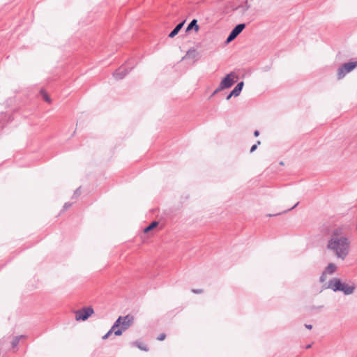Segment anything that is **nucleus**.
<instances>
[{
  "instance_id": "nucleus-22",
  "label": "nucleus",
  "mask_w": 357,
  "mask_h": 357,
  "mask_svg": "<svg viewBox=\"0 0 357 357\" xmlns=\"http://www.w3.org/2000/svg\"><path fill=\"white\" fill-rule=\"evenodd\" d=\"M126 330H123L122 328H119L116 330V331H114V334L115 335H117V336H119L122 334L123 331H125Z\"/></svg>"
},
{
  "instance_id": "nucleus-25",
  "label": "nucleus",
  "mask_w": 357,
  "mask_h": 357,
  "mask_svg": "<svg viewBox=\"0 0 357 357\" xmlns=\"http://www.w3.org/2000/svg\"><path fill=\"white\" fill-rule=\"evenodd\" d=\"M192 291L195 294H201L203 292V290L201 289H192Z\"/></svg>"
},
{
  "instance_id": "nucleus-21",
  "label": "nucleus",
  "mask_w": 357,
  "mask_h": 357,
  "mask_svg": "<svg viewBox=\"0 0 357 357\" xmlns=\"http://www.w3.org/2000/svg\"><path fill=\"white\" fill-rule=\"evenodd\" d=\"M260 144V141H257L256 144H253L251 148H250V153H252L254 152L257 148V146Z\"/></svg>"
},
{
  "instance_id": "nucleus-33",
  "label": "nucleus",
  "mask_w": 357,
  "mask_h": 357,
  "mask_svg": "<svg viewBox=\"0 0 357 357\" xmlns=\"http://www.w3.org/2000/svg\"><path fill=\"white\" fill-rule=\"evenodd\" d=\"M270 69H271V67L268 66L263 68V70L265 72L269 70Z\"/></svg>"
},
{
  "instance_id": "nucleus-29",
  "label": "nucleus",
  "mask_w": 357,
  "mask_h": 357,
  "mask_svg": "<svg viewBox=\"0 0 357 357\" xmlns=\"http://www.w3.org/2000/svg\"><path fill=\"white\" fill-rule=\"evenodd\" d=\"M135 344L137 345V347H138L140 349H142V350H144V351H147V349H146L145 347H143V346H142L141 344H138L137 342H136Z\"/></svg>"
},
{
  "instance_id": "nucleus-16",
  "label": "nucleus",
  "mask_w": 357,
  "mask_h": 357,
  "mask_svg": "<svg viewBox=\"0 0 357 357\" xmlns=\"http://www.w3.org/2000/svg\"><path fill=\"white\" fill-rule=\"evenodd\" d=\"M158 225V222L156 221L152 222L148 227L144 228V233H148L149 231L152 230L153 228H155Z\"/></svg>"
},
{
  "instance_id": "nucleus-12",
  "label": "nucleus",
  "mask_w": 357,
  "mask_h": 357,
  "mask_svg": "<svg viewBox=\"0 0 357 357\" xmlns=\"http://www.w3.org/2000/svg\"><path fill=\"white\" fill-rule=\"evenodd\" d=\"M244 82L243 81L239 82L235 87L231 91V95H234V97H237L241 94V92L243 88Z\"/></svg>"
},
{
  "instance_id": "nucleus-37",
  "label": "nucleus",
  "mask_w": 357,
  "mask_h": 357,
  "mask_svg": "<svg viewBox=\"0 0 357 357\" xmlns=\"http://www.w3.org/2000/svg\"><path fill=\"white\" fill-rule=\"evenodd\" d=\"M310 347H311V344H307V345L305 347V348H306V349H309V348H310Z\"/></svg>"
},
{
  "instance_id": "nucleus-26",
  "label": "nucleus",
  "mask_w": 357,
  "mask_h": 357,
  "mask_svg": "<svg viewBox=\"0 0 357 357\" xmlns=\"http://www.w3.org/2000/svg\"><path fill=\"white\" fill-rule=\"evenodd\" d=\"M326 273H324V271L322 275L320 277V281L321 282H324L326 280Z\"/></svg>"
},
{
  "instance_id": "nucleus-2",
  "label": "nucleus",
  "mask_w": 357,
  "mask_h": 357,
  "mask_svg": "<svg viewBox=\"0 0 357 357\" xmlns=\"http://www.w3.org/2000/svg\"><path fill=\"white\" fill-rule=\"evenodd\" d=\"M328 288L333 291H342L344 295H351L354 293L356 285L354 282H342L340 278H334L329 280Z\"/></svg>"
},
{
  "instance_id": "nucleus-5",
  "label": "nucleus",
  "mask_w": 357,
  "mask_h": 357,
  "mask_svg": "<svg viewBox=\"0 0 357 357\" xmlns=\"http://www.w3.org/2000/svg\"><path fill=\"white\" fill-rule=\"evenodd\" d=\"M94 311L91 307H83L81 310L75 311V319L77 321H85L86 320Z\"/></svg>"
},
{
  "instance_id": "nucleus-36",
  "label": "nucleus",
  "mask_w": 357,
  "mask_h": 357,
  "mask_svg": "<svg viewBox=\"0 0 357 357\" xmlns=\"http://www.w3.org/2000/svg\"><path fill=\"white\" fill-rule=\"evenodd\" d=\"M249 8H250V6L248 5V1H246V2H245V10L249 9Z\"/></svg>"
},
{
  "instance_id": "nucleus-19",
  "label": "nucleus",
  "mask_w": 357,
  "mask_h": 357,
  "mask_svg": "<svg viewBox=\"0 0 357 357\" xmlns=\"http://www.w3.org/2000/svg\"><path fill=\"white\" fill-rule=\"evenodd\" d=\"M122 319H123V317H121V316L119 317V318L116 319V321L113 324V325H114V327L122 328Z\"/></svg>"
},
{
  "instance_id": "nucleus-35",
  "label": "nucleus",
  "mask_w": 357,
  "mask_h": 357,
  "mask_svg": "<svg viewBox=\"0 0 357 357\" xmlns=\"http://www.w3.org/2000/svg\"><path fill=\"white\" fill-rule=\"evenodd\" d=\"M298 204V202L294 204L291 208L288 209L287 211H291V209L294 208Z\"/></svg>"
},
{
  "instance_id": "nucleus-10",
  "label": "nucleus",
  "mask_w": 357,
  "mask_h": 357,
  "mask_svg": "<svg viewBox=\"0 0 357 357\" xmlns=\"http://www.w3.org/2000/svg\"><path fill=\"white\" fill-rule=\"evenodd\" d=\"M185 22V20H183V21L181 22L180 23H178L174 27V29L169 33L168 37L173 38L174 36H176L180 30L183 28Z\"/></svg>"
},
{
  "instance_id": "nucleus-13",
  "label": "nucleus",
  "mask_w": 357,
  "mask_h": 357,
  "mask_svg": "<svg viewBox=\"0 0 357 357\" xmlns=\"http://www.w3.org/2000/svg\"><path fill=\"white\" fill-rule=\"evenodd\" d=\"M198 56H199V52L197 51L196 49H195L194 47H192L188 50L185 56L183 59H185V57L188 56L189 58L197 60Z\"/></svg>"
},
{
  "instance_id": "nucleus-27",
  "label": "nucleus",
  "mask_w": 357,
  "mask_h": 357,
  "mask_svg": "<svg viewBox=\"0 0 357 357\" xmlns=\"http://www.w3.org/2000/svg\"><path fill=\"white\" fill-rule=\"evenodd\" d=\"M112 333V332L109 330L103 337L102 339L105 340L109 337V335Z\"/></svg>"
},
{
  "instance_id": "nucleus-1",
  "label": "nucleus",
  "mask_w": 357,
  "mask_h": 357,
  "mask_svg": "<svg viewBox=\"0 0 357 357\" xmlns=\"http://www.w3.org/2000/svg\"><path fill=\"white\" fill-rule=\"evenodd\" d=\"M350 241L344 235L340 227L334 229L328 241L327 249L333 252L340 259H344L349 252Z\"/></svg>"
},
{
  "instance_id": "nucleus-20",
  "label": "nucleus",
  "mask_w": 357,
  "mask_h": 357,
  "mask_svg": "<svg viewBox=\"0 0 357 357\" xmlns=\"http://www.w3.org/2000/svg\"><path fill=\"white\" fill-rule=\"evenodd\" d=\"M222 91V89L220 88V86H218L216 89L211 93L208 99H211L212 97H213L215 95H216L220 91Z\"/></svg>"
},
{
  "instance_id": "nucleus-31",
  "label": "nucleus",
  "mask_w": 357,
  "mask_h": 357,
  "mask_svg": "<svg viewBox=\"0 0 357 357\" xmlns=\"http://www.w3.org/2000/svg\"><path fill=\"white\" fill-rule=\"evenodd\" d=\"M259 135V130H255V132H254V136L257 137H258Z\"/></svg>"
},
{
  "instance_id": "nucleus-30",
  "label": "nucleus",
  "mask_w": 357,
  "mask_h": 357,
  "mask_svg": "<svg viewBox=\"0 0 357 357\" xmlns=\"http://www.w3.org/2000/svg\"><path fill=\"white\" fill-rule=\"evenodd\" d=\"M231 97H234V95H231V92L230 91V93L227 96L226 100H229Z\"/></svg>"
},
{
  "instance_id": "nucleus-18",
  "label": "nucleus",
  "mask_w": 357,
  "mask_h": 357,
  "mask_svg": "<svg viewBox=\"0 0 357 357\" xmlns=\"http://www.w3.org/2000/svg\"><path fill=\"white\" fill-rule=\"evenodd\" d=\"M122 319H123V317H121V316L119 317V318L116 319V321L113 324V325H114V327L122 328Z\"/></svg>"
},
{
  "instance_id": "nucleus-15",
  "label": "nucleus",
  "mask_w": 357,
  "mask_h": 357,
  "mask_svg": "<svg viewBox=\"0 0 357 357\" xmlns=\"http://www.w3.org/2000/svg\"><path fill=\"white\" fill-rule=\"evenodd\" d=\"M40 93L45 102H47L48 103L52 102V100H51L50 97L49 96V95L47 94V93L45 91V90H44L43 89H41L40 91Z\"/></svg>"
},
{
  "instance_id": "nucleus-17",
  "label": "nucleus",
  "mask_w": 357,
  "mask_h": 357,
  "mask_svg": "<svg viewBox=\"0 0 357 357\" xmlns=\"http://www.w3.org/2000/svg\"><path fill=\"white\" fill-rule=\"evenodd\" d=\"M24 337V335L15 336L11 342L12 347L13 348L16 347L20 342V340Z\"/></svg>"
},
{
  "instance_id": "nucleus-3",
  "label": "nucleus",
  "mask_w": 357,
  "mask_h": 357,
  "mask_svg": "<svg viewBox=\"0 0 357 357\" xmlns=\"http://www.w3.org/2000/svg\"><path fill=\"white\" fill-rule=\"evenodd\" d=\"M357 67V61H349L342 64L337 69V79H343L347 74L351 72L355 68Z\"/></svg>"
},
{
  "instance_id": "nucleus-9",
  "label": "nucleus",
  "mask_w": 357,
  "mask_h": 357,
  "mask_svg": "<svg viewBox=\"0 0 357 357\" xmlns=\"http://www.w3.org/2000/svg\"><path fill=\"white\" fill-rule=\"evenodd\" d=\"M133 316L128 314L123 317L122 319V329L127 330L133 323Z\"/></svg>"
},
{
  "instance_id": "nucleus-8",
  "label": "nucleus",
  "mask_w": 357,
  "mask_h": 357,
  "mask_svg": "<svg viewBox=\"0 0 357 357\" xmlns=\"http://www.w3.org/2000/svg\"><path fill=\"white\" fill-rule=\"evenodd\" d=\"M131 69L132 68L129 70L128 68L122 69L121 68H120L113 73V77L116 80L122 79L130 72Z\"/></svg>"
},
{
  "instance_id": "nucleus-23",
  "label": "nucleus",
  "mask_w": 357,
  "mask_h": 357,
  "mask_svg": "<svg viewBox=\"0 0 357 357\" xmlns=\"http://www.w3.org/2000/svg\"><path fill=\"white\" fill-rule=\"evenodd\" d=\"M80 194H81V192H80V187H79L77 189H76V190L75 191L73 197H77Z\"/></svg>"
},
{
  "instance_id": "nucleus-28",
  "label": "nucleus",
  "mask_w": 357,
  "mask_h": 357,
  "mask_svg": "<svg viewBox=\"0 0 357 357\" xmlns=\"http://www.w3.org/2000/svg\"><path fill=\"white\" fill-rule=\"evenodd\" d=\"M71 206V204L70 203H65L64 206H63V209L66 210L68 209V208H70Z\"/></svg>"
},
{
  "instance_id": "nucleus-14",
  "label": "nucleus",
  "mask_w": 357,
  "mask_h": 357,
  "mask_svg": "<svg viewBox=\"0 0 357 357\" xmlns=\"http://www.w3.org/2000/svg\"><path fill=\"white\" fill-rule=\"evenodd\" d=\"M335 270L336 266L333 263H330L325 268L324 273L333 274L335 271Z\"/></svg>"
},
{
  "instance_id": "nucleus-4",
  "label": "nucleus",
  "mask_w": 357,
  "mask_h": 357,
  "mask_svg": "<svg viewBox=\"0 0 357 357\" xmlns=\"http://www.w3.org/2000/svg\"><path fill=\"white\" fill-rule=\"evenodd\" d=\"M238 77L234 72L227 74L221 80L219 86L222 90L229 89L236 82Z\"/></svg>"
},
{
  "instance_id": "nucleus-38",
  "label": "nucleus",
  "mask_w": 357,
  "mask_h": 357,
  "mask_svg": "<svg viewBox=\"0 0 357 357\" xmlns=\"http://www.w3.org/2000/svg\"><path fill=\"white\" fill-rule=\"evenodd\" d=\"M280 164L282 165H284L282 162H280Z\"/></svg>"
},
{
  "instance_id": "nucleus-32",
  "label": "nucleus",
  "mask_w": 357,
  "mask_h": 357,
  "mask_svg": "<svg viewBox=\"0 0 357 357\" xmlns=\"http://www.w3.org/2000/svg\"><path fill=\"white\" fill-rule=\"evenodd\" d=\"M116 328H118L117 327H114V325H113L112 326V328H110V331L112 332V333H114V331H116Z\"/></svg>"
},
{
  "instance_id": "nucleus-11",
  "label": "nucleus",
  "mask_w": 357,
  "mask_h": 357,
  "mask_svg": "<svg viewBox=\"0 0 357 357\" xmlns=\"http://www.w3.org/2000/svg\"><path fill=\"white\" fill-rule=\"evenodd\" d=\"M194 29L196 32H197L199 29V26L197 24V20L196 19H193L187 26L185 29V32L188 33L191 30Z\"/></svg>"
},
{
  "instance_id": "nucleus-24",
  "label": "nucleus",
  "mask_w": 357,
  "mask_h": 357,
  "mask_svg": "<svg viewBox=\"0 0 357 357\" xmlns=\"http://www.w3.org/2000/svg\"><path fill=\"white\" fill-rule=\"evenodd\" d=\"M166 335L165 333H161L157 339L160 341L164 340L165 339Z\"/></svg>"
},
{
  "instance_id": "nucleus-7",
  "label": "nucleus",
  "mask_w": 357,
  "mask_h": 357,
  "mask_svg": "<svg viewBox=\"0 0 357 357\" xmlns=\"http://www.w3.org/2000/svg\"><path fill=\"white\" fill-rule=\"evenodd\" d=\"M14 118L8 112L0 113V127L3 128L7 123L11 122Z\"/></svg>"
},
{
  "instance_id": "nucleus-6",
  "label": "nucleus",
  "mask_w": 357,
  "mask_h": 357,
  "mask_svg": "<svg viewBox=\"0 0 357 357\" xmlns=\"http://www.w3.org/2000/svg\"><path fill=\"white\" fill-rule=\"evenodd\" d=\"M245 24L241 23L236 25L232 30L230 31L229 36H227L225 43L229 44L231 41H233L245 29Z\"/></svg>"
},
{
  "instance_id": "nucleus-34",
  "label": "nucleus",
  "mask_w": 357,
  "mask_h": 357,
  "mask_svg": "<svg viewBox=\"0 0 357 357\" xmlns=\"http://www.w3.org/2000/svg\"><path fill=\"white\" fill-rule=\"evenodd\" d=\"M305 326L307 328V329H311L312 328V326L311 324H305Z\"/></svg>"
}]
</instances>
